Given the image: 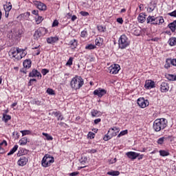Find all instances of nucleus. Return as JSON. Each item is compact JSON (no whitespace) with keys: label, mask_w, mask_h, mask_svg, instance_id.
I'll list each match as a JSON object with an SVG mask.
<instances>
[{"label":"nucleus","mask_w":176,"mask_h":176,"mask_svg":"<svg viewBox=\"0 0 176 176\" xmlns=\"http://www.w3.org/2000/svg\"><path fill=\"white\" fill-rule=\"evenodd\" d=\"M17 149H19V146H18V145H15V146L10 150V151L8 153V156H10V155H13V153H14V152H16V151H17Z\"/></svg>","instance_id":"obj_31"},{"label":"nucleus","mask_w":176,"mask_h":176,"mask_svg":"<svg viewBox=\"0 0 176 176\" xmlns=\"http://www.w3.org/2000/svg\"><path fill=\"white\" fill-rule=\"evenodd\" d=\"M30 78H42V74L38 70L34 69L30 74Z\"/></svg>","instance_id":"obj_14"},{"label":"nucleus","mask_w":176,"mask_h":176,"mask_svg":"<svg viewBox=\"0 0 176 176\" xmlns=\"http://www.w3.org/2000/svg\"><path fill=\"white\" fill-rule=\"evenodd\" d=\"M27 142H28V140L27 138L25 137V138H22L19 140V145L23 146V145H27Z\"/></svg>","instance_id":"obj_27"},{"label":"nucleus","mask_w":176,"mask_h":176,"mask_svg":"<svg viewBox=\"0 0 176 176\" xmlns=\"http://www.w3.org/2000/svg\"><path fill=\"white\" fill-rule=\"evenodd\" d=\"M96 152H97V150L96 149L89 150V153H96Z\"/></svg>","instance_id":"obj_62"},{"label":"nucleus","mask_w":176,"mask_h":176,"mask_svg":"<svg viewBox=\"0 0 176 176\" xmlns=\"http://www.w3.org/2000/svg\"><path fill=\"white\" fill-rule=\"evenodd\" d=\"M138 104L140 108H146L149 105V101L144 98H140L138 99Z\"/></svg>","instance_id":"obj_7"},{"label":"nucleus","mask_w":176,"mask_h":176,"mask_svg":"<svg viewBox=\"0 0 176 176\" xmlns=\"http://www.w3.org/2000/svg\"><path fill=\"white\" fill-rule=\"evenodd\" d=\"M42 134L45 137L47 141H53V136L50 135L49 133H43Z\"/></svg>","instance_id":"obj_34"},{"label":"nucleus","mask_w":176,"mask_h":176,"mask_svg":"<svg viewBox=\"0 0 176 176\" xmlns=\"http://www.w3.org/2000/svg\"><path fill=\"white\" fill-rule=\"evenodd\" d=\"M20 48L19 47H14L11 48L9 51V56H12L14 58L17 60V57H19V54H20Z\"/></svg>","instance_id":"obj_6"},{"label":"nucleus","mask_w":176,"mask_h":176,"mask_svg":"<svg viewBox=\"0 0 176 176\" xmlns=\"http://www.w3.org/2000/svg\"><path fill=\"white\" fill-rule=\"evenodd\" d=\"M21 133L23 137H24V135H30V134H31V131L24 130V131H21Z\"/></svg>","instance_id":"obj_39"},{"label":"nucleus","mask_w":176,"mask_h":176,"mask_svg":"<svg viewBox=\"0 0 176 176\" xmlns=\"http://www.w3.org/2000/svg\"><path fill=\"white\" fill-rule=\"evenodd\" d=\"M94 96H98V97L101 98L102 96H105V94H107V91L105 89L99 88L94 91Z\"/></svg>","instance_id":"obj_11"},{"label":"nucleus","mask_w":176,"mask_h":176,"mask_svg":"<svg viewBox=\"0 0 176 176\" xmlns=\"http://www.w3.org/2000/svg\"><path fill=\"white\" fill-rule=\"evenodd\" d=\"M160 89H161L162 93H167V91L170 89V86H169L168 82H162L161 86H160Z\"/></svg>","instance_id":"obj_13"},{"label":"nucleus","mask_w":176,"mask_h":176,"mask_svg":"<svg viewBox=\"0 0 176 176\" xmlns=\"http://www.w3.org/2000/svg\"><path fill=\"white\" fill-rule=\"evenodd\" d=\"M0 145H5V146H8V142L6 140H3L1 143H0Z\"/></svg>","instance_id":"obj_61"},{"label":"nucleus","mask_w":176,"mask_h":176,"mask_svg":"<svg viewBox=\"0 0 176 176\" xmlns=\"http://www.w3.org/2000/svg\"><path fill=\"white\" fill-rule=\"evenodd\" d=\"M166 78L168 80H176V76L173 74H168Z\"/></svg>","instance_id":"obj_38"},{"label":"nucleus","mask_w":176,"mask_h":176,"mask_svg":"<svg viewBox=\"0 0 176 176\" xmlns=\"http://www.w3.org/2000/svg\"><path fill=\"white\" fill-rule=\"evenodd\" d=\"M98 30L100 32H105L106 28L105 27H103L102 25L98 26Z\"/></svg>","instance_id":"obj_43"},{"label":"nucleus","mask_w":176,"mask_h":176,"mask_svg":"<svg viewBox=\"0 0 176 176\" xmlns=\"http://www.w3.org/2000/svg\"><path fill=\"white\" fill-rule=\"evenodd\" d=\"M58 25V21L54 20L52 23V27H57Z\"/></svg>","instance_id":"obj_54"},{"label":"nucleus","mask_w":176,"mask_h":176,"mask_svg":"<svg viewBox=\"0 0 176 176\" xmlns=\"http://www.w3.org/2000/svg\"><path fill=\"white\" fill-rule=\"evenodd\" d=\"M43 21V18L42 16H38L37 19H36V24H41Z\"/></svg>","instance_id":"obj_44"},{"label":"nucleus","mask_w":176,"mask_h":176,"mask_svg":"<svg viewBox=\"0 0 176 176\" xmlns=\"http://www.w3.org/2000/svg\"><path fill=\"white\" fill-rule=\"evenodd\" d=\"M21 52H19V57H17V60H21L23 57H25L27 56V52H25V50L24 49H19Z\"/></svg>","instance_id":"obj_18"},{"label":"nucleus","mask_w":176,"mask_h":176,"mask_svg":"<svg viewBox=\"0 0 176 176\" xmlns=\"http://www.w3.org/2000/svg\"><path fill=\"white\" fill-rule=\"evenodd\" d=\"M100 122H101V118H98L94 120L95 124H98V123H100Z\"/></svg>","instance_id":"obj_59"},{"label":"nucleus","mask_w":176,"mask_h":176,"mask_svg":"<svg viewBox=\"0 0 176 176\" xmlns=\"http://www.w3.org/2000/svg\"><path fill=\"white\" fill-rule=\"evenodd\" d=\"M28 163V158L25 157V156H22L17 162L18 166H21V167L25 166Z\"/></svg>","instance_id":"obj_12"},{"label":"nucleus","mask_w":176,"mask_h":176,"mask_svg":"<svg viewBox=\"0 0 176 176\" xmlns=\"http://www.w3.org/2000/svg\"><path fill=\"white\" fill-rule=\"evenodd\" d=\"M83 85H85V80L81 76H78L73 78L70 82L72 89H74V90H79Z\"/></svg>","instance_id":"obj_1"},{"label":"nucleus","mask_w":176,"mask_h":176,"mask_svg":"<svg viewBox=\"0 0 176 176\" xmlns=\"http://www.w3.org/2000/svg\"><path fill=\"white\" fill-rule=\"evenodd\" d=\"M109 71L110 74L113 75H116L120 71V66L119 65H113L109 67Z\"/></svg>","instance_id":"obj_8"},{"label":"nucleus","mask_w":176,"mask_h":176,"mask_svg":"<svg viewBox=\"0 0 176 176\" xmlns=\"http://www.w3.org/2000/svg\"><path fill=\"white\" fill-rule=\"evenodd\" d=\"M160 156H162V157L168 156V155H170V153H168V151H167L160 150Z\"/></svg>","instance_id":"obj_35"},{"label":"nucleus","mask_w":176,"mask_h":176,"mask_svg":"<svg viewBox=\"0 0 176 176\" xmlns=\"http://www.w3.org/2000/svg\"><path fill=\"white\" fill-rule=\"evenodd\" d=\"M73 61H74V58L70 57V58H69V60H67V63H66V65H69V66L72 65V62H73Z\"/></svg>","instance_id":"obj_47"},{"label":"nucleus","mask_w":176,"mask_h":176,"mask_svg":"<svg viewBox=\"0 0 176 176\" xmlns=\"http://www.w3.org/2000/svg\"><path fill=\"white\" fill-rule=\"evenodd\" d=\"M24 68H31V60L26 59L23 61Z\"/></svg>","instance_id":"obj_25"},{"label":"nucleus","mask_w":176,"mask_h":176,"mask_svg":"<svg viewBox=\"0 0 176 176\" xmlns=\"http://www.w3.org/2000/svg\"><path fill=\"white\" fill-rule=\"evenodd\" d=\"M95 44L96 46H101L102 45V39L101 38H98L95 40Z\"/></svg>","instance_id":"obj_36"},{"label":"nucleus","mask_w":176,"mask_h":176,"mask_svg":"<svg viewBox=\"0 0 176 176\" xmlns=\"http://www.w3.org/2000/svg\"><path fill=\"white\" fill-rule=\"evenodd\" d=\"M69 45L70 46V47H72V49H75L76 46H78V41H76V40L75 39L72 40L69 43Z\"/></svg>","instance_id":"obj_24"},{"label":"nucleus","mask_w":176,"mask_h":176,"mask_svg":"<svg viewBox=\"0 0 176 176\" xmlns=\"http://www.w3.org/2000/svg\"><path fill=\"white\" fill-rule=\"evenodd\" d=\"M117 23H119V24H123V18H118Z\"/></svg>","instance_id":"obj_56"},{"label":"nucleus","mask_w":176,"mask_h":176,"mask_svg":"<svg viewBox=\"0 0 176 176\" xmlns=\"http://www.w3.org/2000/svg\"><path fill=\"white\" fill-rule=\"evenodd\" d=\"M95 136H96V134H94V133L89 132V133H88L89 138H90L91 140L92 138H94Z\"/></svg>","instance_id":"obj_50"},{"label":"nucleus","mask_w":176,"mask_h":176,"mask_svg":"<svg viewBox=\"0 0 176 176\" xmlns=\"http://www.w3.org/2000/svg\"><path fill=\"white\" fill-rule=\"evenodd\" d=\"M86 35H87V32L83 30L82 32H81V36L82 38H85Z\"/></svg>","instance_id":"obj_53"},{"label":"nucleus","mask_w":176,"mask_h":176,"mask_svg":"<svg viewBox=\"0 0 176 176\" xmlns=\"http://www.w3.org/2000/svg\"><path fill=\"white\" fill-rule=\"evenodd\" d=\"M35 56H39L41 54V50H37L34 52Z\"/></svg>","instance_id":"obj_58"},{"label":"nucleus","mask_w":176,"mask_h":176,"mask_svg":"<svg viewBox=\"0 0 176 176\" xmlns=\"http://www.w3.org/2000/svg\"><path fill=\"white\" fill-rule=\"evenodd\" d=\"M85 49L87 50H93V49H96V45L89 44L85 47Z\"/></svg>","instance_id":"obj_41"},{"label":"nucleus","mask_w":176,"mask_h":176,"mask_svg":"<svg viewBox=\"0 0 176 176\" xmlns=\"http://www.w3.org/2000/svg\"><path fill=\"white\" fill-rule=\"evenodd\" d=\"M164 140H166V138L164 137L159 138L157 140V144H159V145L163 144V142H164Z\"/></svg>","instance_id":"obj_45"},{"label":"nucleus","mask_w":176,"mask_h":176,"mask_svg":"<svg viewBox=\"0 0 176 176\" xmlns=\"http://www.w3.org/2000/svg\"><path fill=\"white\" fill-rule=\"evenodd\" d=\"M168 43L170 46H175L176 45V38L175 37H172L169 39Z\"/></svg>","instance_id":"obj_29"},{"label":"nucleus","mask_w":176,"mask_h":176,"mask_svg":"<svg viewBox=\"0 0 176 176\" xmlns=\"http://www.w3.org/2000/svg\"><path fill=\"white\" fill-rule=\"evenodd\" d=\"M167 127V120L166 118L157 119L153 123V129L155 131H160L164 130Z\"/></svg>","instance_id":"obj_2"},{"label":"nucleus","mask_w":176,"mask_h":176,"mask_svg":"<svg viewBox=\"0 0 176 176\" xmlns=\"http://www.w3.org/2000/svg\"><path fill=\"white\" fill-rule=\"evenodd\" d=\"M168 16H170L171 17H176V10L172 12L168 13Z\"/></svg>","instance_id":"obj_49"},{"label":"nucleus","mask_w":176,"mask_h":176,"mask_svg":"<svg viewBox=\"0 0 176 176\" xmlns=\"http://www.w3.org/2000/svg\"><path fill=\"white\" fill-rule=\"evenodd\" d=\"M61 114V113H60V111H54L52 112V115H54V116H56L57 118V116H60Z\"/></svg>","instance_id":"obj_55"},{"label":"nucleus","mask_w":176,"mask_h":176,"mask_svg":"<svg viewBox=\"0 0 176 176\" xmlns=\"http://www.w3.org/2000/svg\"><path fill=\"white\" fill-rule=\"evenodd\" d=\"M58 116V120H63V119H64V117H63L61 114Z\"/></svg>","instance_id":"obj_64"},{"label":"nucleus","mask_w":176,"mask_h":176,"mask_svg":"<svg viewBox=\"0 0 176 176\" xmlns=\"http://www.w3.org/2000/svg\"><path fill=\"white\" fill-rule=\"evenodd\" d=\"M168 61H171V58H168L166 60V64L164 67L165 68H166V69H168V68H170V67L171 66V62H168Z\"/></svg>","instance_id":"obj_37"},{"label":"nucleus","mask_w":176,"mask_h":176,"mask_svg":"<svg viewBox=\"0 0 176 176\" xmlns=\"http://www.w3.org/2000/svg\"><path fill=\"white\" fill-rule=\"evenodd\" d=\"M47 93L50 94L51 96H54V90H53L52 89L48 88L47 89Z\"/></svg>","instance_id":"obj_48"},{"label":"nucleus","mask_w":176,"mask_h":176,"mask_svg":"<svg viewBox=\"0 0 176 176\" xmlns=\"http://www.w3.org/2000/svg\"><path fill=\"white\" fill-rule=\"evenodd\" d=\"M111 131H116V133H119L120 131V129H119V127H116V126H114L111 129H110L108 131V133H111Z\"/></svg>","instance_id":"obj_40"},{"label":"nucleus","mask_w":176,"mask_h":176,"mask_svg":"<svg viewBox=\"0 0 176 176\" xmlns=\"http://www.w3.org/2000/svg\"><path fill=\"white\" fill-rule=\"evenodd\" d=\"M128 131L127 130H124V131H122L118 135V138H120V137H122V135H126V134H127Z\"/></svg>","instance_id":"obj_42"},{"label":"nucleus","mask_w":176,"mask_h":176,"mask_svg":"<svg viewBox=\"0 0 176 176\" xmlns=\"http://www.w3.org/2000/svg\"><path fill=\"white\" fill-rule=\"evenodd\" d=\"M142 159H144V154L140 155V154L139 153V155H138V160H142Z\"/></svg>","instance_id":"obj_60"},{"label":"nucleus","mask_w":176,"mask_h":176,"mask_svg":"<svg viewBox=\"0 0 176 176\" xmlns=\"http://www.w3.org/2000/svg\"><path fill=\"white\" fill-rule=\"evenodd\" d=\"M47 34V29L41 27L37 29L33 35V38L35 41H39L41 36H45Z\"/></svg>","instance_id":"obj_5"},{"label":"nucleus","mask_w":176,"mask_h":176,"mask_svg":"<svg viewBox=\"0 0 176 176\" xmlns=\"http://www.w3.org/2000/svg\"><path fill=\"white\" fill-rule=\"evenodd\" d=\"M168 63H171V65H173V67H176V58H170V60H168Z\"/></svg>","instance_id":"obj_46"},{"label":"nucleus","mask_w":176,"mask_h":176,"mask_svg":"<svg viewBox=\"0 0 176 176\" xmlns=\"http://www.w3.org/2000/svg\"><path fill=\"white\" fill-rule=\"evenodd\" d=\"M3 8L5 12H10V10H12V3H6V4L3 6Z\"/></svg>","instance_id":"obj_23"},{"label":"nucleus","mask_w":176,"mask_h":176,"mask_svg":"<svg viewBox=\"0 0 176 176\" xmlns=\"http://www.w3.org/2000/svg\"><path fill=\"white\" fill-rule=\"evenodd\" d=\"M76 19H78V17L76 15H73L72 16V21H75V20H76Z\"/></svg>","instance_id":"obj_63"},{"label":"nucleus","mask_w":176,"mask_h":176,"mask_svg":"<svg viewBox=\"0 0 176 176\" xmlns=\"http://www.w3.org/2000/svg\"><path fill=\"white\" fill-rule=\"evenodd\" d=\"M91 115L92 118H96L97 116H98L100 115V111H98V110H96V109H93L91 111Z\"/></svg>","instance_id":"obj_30"},{"label":"nucleus","mask_w":176,"mask_h":176,"mask_svg":"<svg viewBox=\"0 0 176 176\" xmlns=\"http://www.w3.org/2000/svg\"><path fill=\"white\" fill-rule=\"evenodd\" d=\"M126 155L129 159H131V160H135V159L140 156V153H135L134 151H129L126 153Z\"/></svg>","instance_id":"obj_9"},{"label":"nucleus","mask_w":176,"mask_h":176,"mask_svg":"<svg viewBox=\"0 0 176 176\" xmlns=\"http://www.w3.org/2000/svg\"><path fill=\"white\" fill-rule=\"evenodd\" d=\"M147 23L149 24H153V23H156V17L154 16H148L147 19H146Z\"/></svg>","instance_id":"obj_22"},{"label":"nucleus","mask_w":176,"mask_h":176,"mask_svg":"<svg viewBox=\"0 0 176 176\" xmlns=\"http://www.w3.org/2000/svg\"><path fill=\"white\" fill-rule=\"evenodd\" d=\"M10 119H12V116L10 115L3 114V120L5 122V123H8Z\"/></svg>","instance_id":"obj_28"},{"label":"nucleus","mask_w":176,"mask_h":176,"mask_svg":"<svg viewBox=\"0 0 176 176\" xmlns=\"http://www.w3.org/2000/svg\"><path fill=\"white\" fill-rule=\"evenodd\" d=\"M133 33V35L139 36V35H141V28H134Z\"/></svg>","instance_id":"obj_26"},{"label":"nucleus","mask_w":176,"mask_h":176,"mask_svg":"<svg viewBox=\"0 0 176 176\" xmlns=\"http://www.w3.org/2000/svg\"><path fill=\"white\" fill-rule=\"evenodd\" d=\"M53 163H54V157L49 154H46L41 161V166L43 167H50Z\"/></svg>","instance_id":"obj_3"},{"label":"nucleus","mask_w":176,"mask_h":176,"mask_svg":"<svg viewBox=\"0 0 176 176\" xmlns=\"http://www.w3.org/2000/svg\"><path fill=\"white\" fill-rule=\"evenodd\" d=\"M80 14H81V16H89V12H85V11H81Z\"/></svg>","instance_id":"obj_52"},{"label":"nucleus","mask_w":176,"mask_h":176,"mask_svg":"<svg viewBox=\"0 0 176 176\" xmlns=\"http://www.w3.org/2000/svg\"><path fill=\"white\" fill-rule=\"evenodd\" d=\"M58 41V37L57 36H51L47 38V42L50 45H53V43H56Z\"/></svg>","instance_id":"obj_17"},{"label":"nucleus","mask_w":176,"mask_h":176,"mask_svg":"<svg viewBox=\"0 0 176 176\" xmlns=\"http://www.w3.org/2000/svg\"><path fill=\"white\" fill-rule=\"evenodd\" d=\"M41 74H43V75L45 76L47 74H49V71L47 70V69H43L41 71Z\"/></svg>","instance_id":"obj_51"},{"label":"nucleus","mask_w":176,"mask_h":176,"mask_svg":"<svg viewBox=\"0 0 176 176\" xmlns=\"http://www.w3.org/2000/svg\"><path fill=\"white\" fill-rule=\"evenodd\" d=\"M120 174V172L118 170H113L107 173L108 175H111V176H118Z\"/></svg>","instance_id":"obj_32"},{"label":"nucleus","mask_w":176,"mask_h":176,"mask_svg":"<svg viewBox=\"0 0 176 176\" xmlns=\"http://www.w3.org/2000/svg\"><path fill=\"white\" fill-rule=\"evenodd\" d=\"M129 45L130 41H129L127 36L126 34L121 35L118 40V46L120 49H126Z\"/></svg>","instance_id":"obj_4"},{"label":"nucleus","mask_w":176,"mask_h":176,"mask_svg":"<svg viewBox=\"0 0 176 176\" xmlns=\"http://www.w3.org/2000/svg\"><path fill=\"white\" fill-rule=\"evenodd\" d=\"M168 27L170 28V30L172 31V32H175L176 30V20L173 22L168 24Z\"/></svg>","instance_id":"obj_20"},{"label":"nucleus","mask_w":176,"mask_h":176,"mask_svg":"<svg viewBox=\"0 0 176 176\" xmlns=\"http://www.w3.org/2000/svg\"><path fill=\"white\" fill-rule=\"evenodd\" d=\"M163 23H164V19H163V16H157L156 17V21L153 22V24H158L159 25H161Z\"/></svg>","instance_id":"obj_19"},{"label":"nucleus","mask_w":176,"mask_h":176,"mask_svg":"<svg viewBox=\"0 0 176 176\" xmlns=\"http://www.w3.org/2000/svg\"><path fill=\"white\" fill-rule=\"evenodd\" d=\"M19 16H20V17H23V19L27 20L30 18V16H31V13L27 12L20 14Z\"/></svg>","instance_id":"obj_33"},{"label":"nucleus","mask_w":176,"mask_h":176,"mask_svg":"<svg viewBox=\"0 0 176 176\" xmlns=\"http://www.w3.org/2000/svg\"><path fill=\"white\" fill-rule=\"evenodd\" d=\"M144 87L147 90H151V89H153L155 87V81L152 80H146Z\"/></svg>","instance_id":"obj_10"},{"label":"nucleus","mask_w":176,"mask_h":176,"mask_svg":"<svg viewBox=\"0 0 176 176\" xmlns=\"http://www.w3.org/2000/svg\"><path fill=\"white\" fill-rule=\"evenodd\" d=\"M34 5L39 9V10H46L47 6L45 3L41 2V1H35Z\"/></svg>","instance_id":"obj_15"},{"label":"nucleus","mask_w":176,"mask_h":176,"mask_svg":"<svg viewBox=\"0 0 176 176\" xmlns=\"http://www.w3.org/2000/svg\"><path fill=\"white\" fill-rule=\"evenodd\" d=\"M138 20L139 23H145V20H146L145 14L144 13H140L138 17Z\"/></svg>","instance_id":"obj_21"},{"label":"nucleus","mask_w":176,"mask_h":176,"mask_svg":"<svg viewBox=\"0 0 176 176\" xmlns=\"http://www.w3.org/2000/svg\"><path fill=\"white\" fill-rule=\"evenodd\" d=\"M111 135H105L103 138L104 141H108L112 138V137H116L118 135V132L111 131Z\"/></svg>","instance_id":"obj_16"},{"label":"nucleus","mask_w":176,"mask_h":176,"mask_svg":"<svg viewBox=\"0 0 176 176\" xmlns=\"http://www.w3.org/2000/svg\"><path fill=\"white\" fill-rule=\"evenodd\" d=\"M79 175V172H73L69 174L70 176H76Z\"/></svg>","instance_id":"obj_57"}]
</instances>
